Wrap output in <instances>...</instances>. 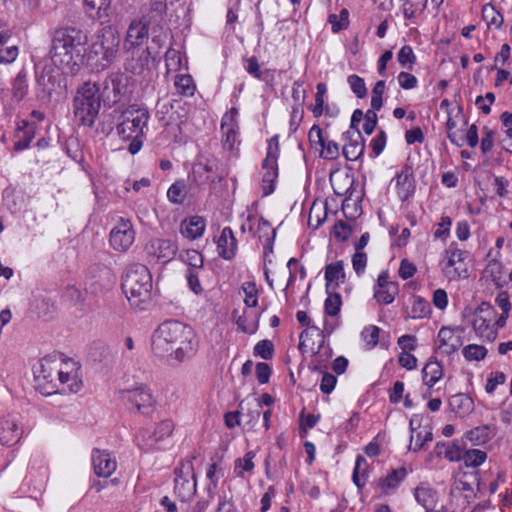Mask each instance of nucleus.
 Listing matches in <instances>:
<instances>
[{
    "mask_svg": "<svg viewBox=\"0 0 512 512\" xmlns=\"http://www.w3.org/2000/svg\"><path fill=\"white\" fill-rule=\"evenodd\" d=\"M123 75L111 74L103 83L101 95L100 88L96 83L85 82L78 90L74 98V115L83 126L92 127L98 116L101 99L109 107L121 100L123 86Z\"/></svg>",
    "mask_w": 512,
    "mask_h": 512,
    "instance_id": "obj_1",
    "label": "nucleus"
},
{
    "mask_svg": "<svg viewBox=\"0 0 512 512\" xmlns=\"http://www.w3.org/2000/svg\"><path fill=\"white\" fill-rule=\"evenodd\" d=\"M151 345L157 356H170L178 363L191 359L197 351L194 330L176 320L160 324L152 335Z\"/></svg>",
    "mask_w": 512,
    "mask_h": 512,
    "instance_id": "obj_2",
    "label": "nucleus"
},
{
    "mask_svg": "<svg viewBox=\"0 0 512 512\" xmlns=\"http://www.w3.org/2000/svg\"><path fill=\"white\" fill-rule=\"evenodd\" d=\"M88 35L76 27H64L54 32L51 60L63 73L76 74L84 61V46Z\"/></svg>",
    "mask_w": 512,
    "mask_h": 512,
    "instance_id": "obj_3",
    "label": "nucleus"
},
{
    "mask_svg": "<svg viewBox=\"0 0 512 512\" xmlns=\"http://www.w3.org/2000/svg\"><path fill=\"white\" fill-rule=\"evenodd\" d=\"M121 286L131 306L140 310L147 307L153 283L151 273L145 265L131 264L122 277Z\"/></svg>",
    "mask_w": 512,
    "mask_h": 512,
    "instance_id": "obj_4",
    "label": "nucleus"
},
{
    "mask_svg": "<svg viewBox=\"0 0 512 512\" xmlns=\"http://www.w3.org/2000/svg\"><path fill=\"white\" fill-rule=\"evenodd\" d=\"M119 43V37L111 28L101 29L86 55L87 65L91 70L100 72L110 67L118 53Z\"/></svg>",
    "mask_w": 512,
    "mask_h": 512,
    "instance_id": "obj_5",
    "label": "nucleus"
},
{
    "mask_svg": "<svg viewBox=\"0 0 512 512\" xmlns=\"http://www.w3.org/2000/svg\"><path fill=\"white\" fill-rule=\"evenodd\" d=\"M149 118V112L146 108L130 105L121 113L120 122L116 127L118 135L124 141L142 137Z\"/></svg>",
    "mask_w": 512,
    "mask_h": 512,
    "instance_id": "obj_6",
    "label": "nucleus"
},
{
    "mask_svg": "<svg viewBox=\"0 0 512 512\" xmlns=\"http://www.w3.org/2000/svg\"><path fill=\"white\" fill-rule=\"evenodd\" d=\"M121 401L130 410H137L143 415H149L154 411L155 400L147 387L140 385L119 392Z\"/></svg>",
    "mask_w": 512,
    "mask_h": 512,
    "instance_id": "obj_7",
    "label": "nucleus"
},
{
    "mask_svg": "<svg viewBox=\"0 0 512 512\" xmlns=\"http://www.w3.org/2000/svg\"><path fill=\"white\" fill-rule=\"evenodd\" d=\"M496 310L488 302H482L474 312L472 327L475 333L487 340L494 341L497 337V329L492 325Z\"/></svg>",
    "mask_w": 512,
    "mask_h": 512,
    "instance_id": "obj_8",
    "label": "nucleus"
},
{
    "mask_svg": "<svg viewBox=\"0 0 512 512\" xmlns=\"http://www.w3.org/2000/svg\"><path fill=\"white\" fill-rule=\"evenodd\" d=\"M57 373V364L54 361L43 359L39 367L34 370L36 389L46 396L57 393L59 391Z\"/></svg>",
    "mask_w": 512,
    "mask_h": 512,
    "instance_id": "obj_9",
    "label": "nucleus"
},
{
    "mask_svg": "<svg viewBox=\"0 0 512 512\" xmlns=\"http://www.w3.org/2000/svg\"><path fill=\"white\" fill-rule=\"evenodd\" d=\"M174 473L175 492L182 501L191 499L196 493V477L192 462L181 463Z\"/></svg>",
    "mask_w": 512,
    "mask_h": 512,
    "instance_id": "obj_10",
    "label": "nucleus"
},
{
    "mask_svg": "<svg viewBox=\"0 0 512 512\" xmlns=\"http://www.w3.org/2000/svg\"><path fill=\"white\" fill-rule=\"evenodd\" d=\"M447 259L444 272L450 279H466L469 277L466 258L469 255L468 251L458 249L456 244L451 243L445 250Z\"/></svg>",
    "mask_w": 512,
    "mask_h": 512,
    "instance_id": "obj_11",
    "label": "nucleus"
},
{
    "mask_svg": "<svg viewBox=\"0 0 512 512\" xmlns=\"http://www.w3.org/2000/svg\"><path fill=\"white\" fill-rule=\"evenodd\" d=\"M135 239V232L129 220L121 218L110 232V245L113 249L124 252L129 249Z\"/></svg>",
    "mask_w": 512,
    "mask_h": 512,
    "instance_id": "obj_12",
    "label": "nucleus"
},
{
    "mask_svg": "<svg viewBox=\"0 0 512 512\" xmlns=\"http://www.w3.org/2000/svg\"><path fill=\"white\" fill-rule=\"evenodd\" d=\"M145 250L152 260L167 263L176 255L177 245L171 240L156 238L147 243Z\"/></svg>",
    "mask_w": 512,
    "mask_h": 512,
    "instance_id": "obj_13",
    "label": "nucleus"
},
{
    "mask_svg": "<svg viewBox=\"0 0 512 512\" xmlns=\"http://www.w3.org/2000/svg\"><path fill=\"white\" fill-rule=\"evenodd\" d=\"M238 110L232 107L224 114L221 121V130L223 132V145L225 148L232 150L237 140L238 123H237Z\"/></svg>",
    "mask_w": 512,
    "mask_h": 512,
    "instance_id": "obj_14",
    "label": "nucleus"
},
{
    "mask_svg": "<svg viewBox=\"0 0 512 512\" xmlns=\"http://www.w3.org/2000/svg\"><path fill=\"white\" fill-rule=\"evenodd\" d=\"M92 464L98 477H109L116 469V461L105 450H93Z\"/></svg>",
    "mask_w": 512,
    "mask_h": 512,
    "instance_id": "obj_15",
    "label": "nucleus"
},
{
    "mask_svg": "<svg viewBox=\"0 0 512 512\" xmlns=\"http://www.w3.org/2000/svg\"><path fill=\"white\" fill-rule=\"evenodd\" d=\"M348 142L344 145L342 153L348 161L358 160L364 153L365 142L359 129L356 131H348Z\"/></svg>",
    "mask_w": 512,
    "mask_h": 512,
    "instance_id": "obj_16",
    "label": "nucleus"
},
{
    "mask_svg": "<svg viewBox=\"0 0 512 512\" xmlns=\"http://www.w3.org/2000/svg\"><path fill=\"white\" fill-rule=\"evenodd\" d=\"M112 0H84V10L86 15L101 23H106L110 19V8Z\"/></svg>",
    "mask_w": 512,
    "mask_h": 512,
    "instance_id": "obj_17",
    "label": "nucleus"
},
{
    "mask_svg": "<svg viewBox=\"0 0 512 512\" xmlns=\"http://www.w3.org/2000/svg\"><path fill=\"white\" fill-rule=\"evenodd\" d=\"M22 435V429L14 418H0V442L6 446L16 444Z\"/></svg>",
    "mask_w": 512,
    "mask_h": 512,
    "instance_id": "obj_18",
    "label": "nucleus"
},
{
    "mask_svg": "<svg viewBox=\"0 0 512 512\" xmlns=\"http://www.w3.org/2000/svg\"><path fill=\"white\" fill-rule=\"evenodd\" d=\"M173 429L174 424L171 420H163L158 424L152 435H150L147 430H142L138 435V439L144 442V445L147 448H151L159 440H162L165 437L170 436L172 434Z\"/></svg>",
    "mask_w": 512,
    "mask_h": 512,
    "instance_id": "obj_19",
    "label": "nucleus"
},
{
    "mask_svg": "<svg viewBox=\"0 0 512 512\" xmlns=\"http://www.w3.org/2000/svg\"><path fill=\"white\" fill-rule=\"evenodd\" d=\"M397 194L401 201L408 200L415 191L414 178L411 168L405 166L395 177Z\"/></svg>",
    "mask_w": 512,
    "mask_h": 512,
    "instance_id": "obj_20",
    "label": "nucleus"
},
{
    "mask_svg": "<svg viewBox=\"0 0 512 512\" xmlns=\"http://www.w3.org/2000/svg\"><path fill=\"white\" fill-rule=\"evenodd\" d=\"M438 341V350L447 355L456 352L462 345L460 336L455 335L454 331L448 327H442L439 330Z\"/></svg>",
    "mask_w": 512,
    "mask_h": 512,
    "instance_id": "obj_21",
    "label": "nucleus"
},
{
    "mask_svg": "<svg viewBox=\"0 0 512 512\" xmlns=\"http://www.w3.org/2000/svg\"><path fill=\"white\" fill-rule=\"evenodd\" d=\"M219 255L226 260L232 259L237 251V241L230 227H225L217 241Z\"/></svg>",
    "mask_w": 512,
    "mask_h": 512,
    "instance_id": "obj_22",
    "label": "nucleus"
},
{
    "mask_svg": "<svg viewBox=\"0 0 512 512\" xmlns=\"http://www.w3.org/2000/svg\"><path fill=\"white\" fill-rule=\"evenodd\" d=\"M148 38V26L141 21L134 20L129 25L125 48L132 49L141 45Z\"/></svg>",
    "mask_w": 512,
    "mask_h": 512,
    "instance_id": "obj_23",
    "label": "nucleus"
},
{
    "mask_svg": "<svg viewBox=\"0 0 512 512\" xmlns=\"http://www.w3.org/2000/svg\"><path fill=\"white\" fill-rule=\"evenodd\" d=\"M36 125L27 120L18 123L15 137L17 141L14 144V150L19 152L29 147L35 137Z\"/></svg>",
    "mask_w": 512,
    "mask_h": 512,
    "instance_id": "obj_24",
    "label": "nucleus"
},
{
    "mask_svg": "<svg viewBox=\"0 0 512 512\" xmlns=\"http://www.w3.org/2000/svg\"><path fill=\"white\" fill-rule=\"evenodd\" d=\"M276 159L274 161L267 162V158L262 163L263 176H262V188L265 196L270 195L275 190V181L278 177V164Z\"/></svg>",
    "mask_w": 512,
    "mask_h": 512,
    "instance_id": "obj_25",
    "label": "nucleus"
},
{
    "mask_svg": "<svg viewBox=\"0 0 512 512\" xmlns=\"http://www.w3.org/2000/svg\"><path fill=\"white\" fill-rule=\"evenodd\" d=\"M205 230V221L200 216H192L181 223V234L190 240H195L202 236Z\"/></svg>",
    "mask_w": 512,
    "mask_h": 512,
    "instance_id": "obj_26",
    "label": "nucleus"
},
{
    "mask_svg": "<svg viewBox=\"0 0 512 512\" xmlns=\"http://www.w3.org/2000/svg\"><path fill=\"white\" fill-rule=\"evenodd\" d=\"M474 485L477 486V490H480L479 472H463L456 482V489L465 492V498L469 501L470 499H473L475 497L473 489Z\"/></svg>",
    "mask_w": 512,
    "mask_h": 512,
    "instance_id": "obj_27",
    "label": "nucleus"
},
{
    "mask_svg": "<svg viewBox=\"0 0 512 512\" xmlns=\"http://www.w3.org/2000/svg\"><path fill=\"white\" fill-rule=\"evenodd\" d=\"M449 407L452 412L460 417H464L473 411L474 402L467 394L459 393L451 396Z\"/></svg>",
    "mask_w": 512,
    "mask_h": 512,
    "instance_id": "obj_28",
    "label": "nucleus"
},
{
    "mask_svg": "<svg viewBox=\"0 0 512 512\" xmlns=\"http://www.w3.org/2000/svg\"><path fill=\"white\" fill-rule=\"evenodd\" d=\"M443 376V367L435 359H430L422 369V379L425 385L432 388Z\"/></svg>",
    "mask_w": 512,
    "mask_h": 512,
    "instance_id": "obj_29",
    "label": "nucleus"
},
{
    "mask_svg": "<svg viewBox=\"0 0 512 512\" xmlns=\"http://www.w3.org/2000/svg\"><path fill=\"white\" fill-rule=\"evenodd\" d=\"M150 54V48L142 50L137 57H135L133 53L131 59H127L125 63L126 71L135 75L143 73L145 68L148 66Z\"/></svg>",
    "mask_w": 512,
    "mask_h": 512,
    "instance_id": "obj_30",
    "label": "nucleus"
},
{
    "mask_svg": "<svg viewBox=\"0 0 512 512\" xmlns=\"http://www.w3.org/2000/svg\"><path fill=\"white\" fill-rule=\"evenodd\" d=\"M325 280H326V289L329 290L331 283L335 282L336 286L339 283H344L345 281V272L343 261H336L334 263H330L325 267Z\"/></svg>",
    "mask_w": 512,
    "mask_h": 512,
    "instance_id": "obj_31",
    "label": "nucleus"
},
{
    "mask_svg": "<svg viewBox=\"0 0 512 512\" xmlns=\"http://www.w3.org/2000/svg\"><path fill=\"white\" fill-rule=\"evenodd\" d=\"M258 232L260 233L259 239L262 240L265 236L264 257L266 258L269 253L273 252V243L276 236V230L271 228L270 223L263 218L258 223Z\"/></svg>",
    "mask_w": 512,
    "mask_h": 512,
    "instance_id": "obj_32",
    "label": "nucleus"
},
{
    "mask_svg": "<svg viewBox=\"0 0 512 512\" xmlns=\"http://www.w3.org/2000/svg\"><path fill=\"white\" fill-rule=\"evenodd\" d=\"M416 501L425 508L431 511L437 503V493L431 488L418 487L415 490Z\"/></svg>",
    "mask_w": 512,
    "mask_h": 512,
    "instance_id": "obj_33",
    "label": "nucleus"
},
{
    "mask_svg": "<svg viewBox=\"0 0 512 512\" xmlns=\"http://www.w3.org/2000/svg\"><path fill=\"white\" fill-rule=\"evenodd\" d=\"M402 12L405 19H412L424 12L428 0H401Z\"/></svg>",
    "mask_w": 512,
    "mask_h": 512,
    "instance_id": "obj_34",
    "label": "nucleus"
},
{
    "mask_svg": "<svg viewBox=\"0 0 512 512\" xmlns=\"http://www.w3.org/2000/svg\"><path fill=\"white\" fill-rule=\"evenodd\" d=\"M399 292L398 284H388L385 287H374V298L379 303L391 304Z\"/></svg>",
    "mask_w": 512,
    "mask_h": 512,
    "instance_id": "obj_35",
    "label": "nucleus"
},
{
    "mask_svg": "<svg viewBox=\"0 0 512 512\" xmlns=\"http://www.w3.org/2000/svg\"><path fill=\"white\" fill-rule=\"evenodd\" d=\"M431 313L430 303L420 296H414L411 306V318L422 319L429 317Z\"/></svg>",
    "mask_w": 512,
    "mask_h": 512,
    "instance_id": "obj_36",
    "label": "nucleus"
},
{
    "mask_svg": "<svg viewBox=\"0 0 512 512\" xmlns=\"http://www.w3.org/2000/svg\"><path fill=\"white\" fill-rule=\"evenodd\" d=\"M466 438L474 446L483 445L490 440V429L488 426L476 427L467 432Z\"/></svg>",
    "mask_w": 512,
    "mask_h": 512,
    "instance_id": "obj_37",
    "label": "nucleus"
},
{
    "mask_svg": "<svg viewBox=\"0 0 512 512\" xmlns=\"http://www.w3.org/2000/svg\"><path fill=\"white\" fill-rule=\"evenodd\" d=\"M487 453L479 449H469L463 453L462 460L466 467L476 468L485 462Z\"/></svg>",
    "mask_w": 512,
    "mask_h": 512,
    "instance_id": "obj_38",
    "label": "nucleus"
},
{
    "mask_svg": "<svg viewBox=\"0 0 512 512\" xmlns=\"http://www.w3.org/2000/svg\"><path fill=\"white\" fill-rule=\"evenodd\" d=\"M482 17L488 26L494 25L499 28L504 22V18L491 3H487L482 7Z\"/></svg>",
    "mask_w": 512,
    "mask_h": 512,
    "instance_id": "obj_39",
    "label": "nucleus"
},
{
    "mask_svg": "<svg viewBox=\"0 0 512 512\" xmlns=\"http://www.w3.org/2000/svg\"><path fill=\"white\" fill-rule=\"evenodd\" d=\"M407 476V470L404 467L392 470L385 478L380 479V485L383 487L394 489Z\"/></svg>",
    "mask_w": 512,
    "mask_h": 512,
    "instance_id": "obj_40",
    "label": "nucleus"
},
{
    "mask_svg": "<svg viewBox=\"0 0 512 512\" xmlns=\"http://www.w3.org/2000/svg\"><path fill=\"white\" fill-rule=\"evenodd\" d=\"M28 85L27 77L24 71H20L12 83L13 97L17 101H21L27 94Z\"/></svg>",
    "mask_w": 512,
    "mask_h": 512,
    "instance_id": "obj_41",
    "label": "nucleus"
},
{
    "mask_svg": "<svg viewBox=\"0 0 512 512\" xmlns=\"http://www.w3.org/2000/svg\"><path fill=\"white\" fill-rule=\"evenodd\" d=\"M328 22L331 24V29L334 33H338L341 30L346 29L349 26V12L346 8H343L339 15L330 14Z\"/></svg>",
    "mask_w": 512,
    "mask_h": 512,
    "instance_id": "obj_42",
    "label": "nucleus"
},
{
    "mask_svg": "<svg viewBox=\"0 0 512 512\" xmlns=\"http://www.w3.org/2000/svg\"><path fill=\"white\" fill-rule=\"evenodd\" d=\"M175 87L178 93L184 96H192L195 92V85L190 75H178L175 79Z\"/></svg>",
    "mask_w": 512,
    "mask_h": 512,
    "instance_id": "obj_43",
    "label": "nucleus"
},
{
    "mask_svg": "<svg viewBox=\"0 0 512 512\" xmlns=\"http://www.w3.org/2000/svg\"><path fill=\"white\" fill-rule=\"evenodd\" d=\"M38 86L47 95H51L55 88V76L51 69H43L37 80Z\"/></svg>",
    "mask_w": 512,
    "mask_h": 512,
    "instance_id": "obj_44",
    "label": "nucleus"
},
{
    "mask_svg": "<svg viewBox=\"0 0 512 512\" xmlns=\"http://www.w3.org/2000/svg\"><path fill=\"white\" fill-rule=\"evenodd\" d=\"M342 305L341 295L339 293H329L324 303L325 313L329 316H336L340 312Z\"/></svg>",
    "mask_w": 512,
    "mask_h": 512,
    "instance_id": "obj_45",
    "label": "nucleus"
},
{
    "mask_svg": "<svg viewBox=\"0 0 512 512\" xmlns=\"http://www.w3.org/2000/svg\"><path fill=\"white\" fill-rule=\"evenodd\" d=\"M185 184L183 181H176L167 191L169 201L175 204H182L185 200Z\"/></svg>",
    "mask_w": 512,
    "mask_h": 512,
    "instance_id": "obj_46",
    "label": "nucleus"
},
{
    "mask_svg": "<svg viewBox=\"0 0 512 512\" xmlns=\"http://www.w3.org/2000/svg\"><path fill=\"white\" fill-rule=\"evenodd\" d=\"M463 355L469 361H479L486 357L487 349L482 345L470 344L463 349Z\"/></svg>",
    "mask_w": 512,
    "mask_h": 512,
    "instance_id": "obj_47",
    "label": "nucleus"
},
{
    "mask_svg": "<svg viewBox=\"0 0 512 512\" xmlns=\"http://www.w3.org/2000/svg\"><path fill=\"white\" fill-rule=\"evenodd\" d=\"M316 89L315 104L312 107V112L315 117H319L324 110V95L327 92V86L325 83H318Z\"/></svg>",
    "mask_w": 512,
    "mask_h": 512,
    "instance_id": "obj_48",
    "label": "nucleus"
},
{
    "mask_svg": "<svg viewBox=\"0 0 512 512\" xmlns=\"http://www.w3.org/2000/svg\"><path fill=\"white\" fill-rule=\"evenodd\" d=\"M254 354L264 360L272 359L274 355L273 343L268 339L259 341L254 347Z\"/></svg>",
    "mask_w": 512,
    "mask_h": 512,
    "instance_id": "obj_49",
    "label": "nucleus"
},
{
    "mask_svg": "<svg viewBox=\"0 0 512 512\" xmlns=\"http://www.w3.org/2000/svg\"><path fill=\"white\" fill-rule=\"evenodd\" d=\"M348 84L350 85L351 90L358 98H364L367 94V88L365 86L364 79L360 76L353 74L350 75L347 79Z\"/></svg>",
    "mask_w": 512,
    "mask_h": 512,
    "instance_id": "obj_50",
    "label": "nucleus"
},
{
    "mask_svg": "<svg viewBox=\"0 0 512 512\" xmlns=\"http://www.w3.org/2000/svg\"><path fill=\"white\" fill-rule=\"evenodd\" d=\"M385 91V81L379 80L375 83L371 95V107L373 110H380L382 107V96Z\"/></svg>",
    "mask_w": 512,
    "mask_h": 512,
    "instance_id": "obj_51",
    "label": "nucleus"
},
{
    "mask_svg": "<svg viewBox=\"0 0 512 512\" xmlns=\"http://www.w3.org/2000/svg\"><path fill=\"white\" fill-rule=\"evenodd\" d=\"M379 333L380 328L374 325H370L362 331L361 336L369 349H372L377 345Z\"/></svg>",
    "mask_w": 512,
    "mask_h": 512,
    "instance_id": "obj_52",
    "label": "nucleus"
},
{
    "mask_svg": "<svg viewBox=\"0 0 512 512\" xmlns=\"http://www.w3.org/2000/svg\"><path fill=\"white\" fill-rule=\"evenodd\" d=\"M57 384H67L70 392H77L80 388V382L77 381L75 375L64 373L60 369H58L57 373Z\"/></svg>",
    "mask_w": 512,
    "mask_h": 512,
    "instance_id": "obj_53",
    "label": "nucleus"
},
{
    "mask_svg": "<svg viewBox=\"0 0 512 512\" xmlns=\"http://www.w3.org/2000/svg\"><path fill=\"white\" fill-rule=\"evenodd\" d=\"M243 291L245 293L244 302L248 307H255L258 303V290L254 282H246L243 285Z\"/></svg>",
    "mask_w": 512,
    "mask_h": 512,
    "instance_id": "obj_54",
    "label": "nucleus"
},
{
    "mask_svg": "<svg viewBox=\"0 0 512 512\" xmlns=\"http://www.w3.org/2000/svg\"><path fill=\"white\" fill-rule=\"evenodd\" d=\"M255 457V452L249 451L245 454L243 458H238L235 461V469L241 468V471L238 472L239 476L243 475V472H250L254 469L253 458Z\"/></svg>",
    "mask_w": 512,
    "mask_h": 512,
    "instance_id": "obj_55",
    "label": "nucleus"
},
{
    "mask_svg": "<svg viewBox=\"0 0 512 512\" xmlns=\"http://www.w3.org/2000/svg\"><path fill=\"white\" fill-rule=\"evenodd\" d=\"M398 62L401 66L405 67L407 65H412L416 61V56L413 52V49L409 45H404L397 55Z\"/></svg>",
    "mask_w": 512,
    "mask_h": 512,
    "instance_id": "obj_56",
    "label": "nucleus"
},
{
    "mask_svg": "<svg viewBox=\"0 0 512 512\" xmlns=\"http://www.w3.org/2000/svg\"><path fill=\"white\" fill-rule=\"evenodd\" d=\"M182 258L191 269L195 270V268H201L203 266V257L197 250H187Z\"/></svg>",
    "mask_w": 512,
    "mask_h": 512,
    "instance_id": "obj_57",
    "label": "nucleus"
},
{
    "mask_svg": "<svg viewBox=\"0 0 512 512\" xmlns=\"http://www.w3.org/2000/svg\"><path fill=\"white\" fill-rule=\"evenodd\" d=\"M321 148V157L324 159L334 160L340 154L339 145L334 141L324 142Z\"/></svg>",
    "mask_w": 512,
    "mask_h": 512,
    "instance_id": "obj_58",
    "label": "nucleus"
},
{
    "mask_svg": "<svg viewBox=\"0 0 512 512\" xmlns=\"http://www.w3.org/2000/svg\"><path fill=\"white\" fill-rule=\"evenodd\" d=\"M186 279L188 282L189 288L196 294L199 295L202 293L203 289L199 280L198 273L191 268H188L186 271Z\"/></svg>",
    "mask_w": 512,
    "mask_h": 512,
    "instance_id": "obj_59",
    "label": "nucleus"
},
{
    "mask_svg": "<svg viewBox=\"0 0 512 512\" xmlns=\"http://www.w3.org/2000/svg\"><path fill=\"white\" fill-rule=\"evenodd\" d=\"M367 255L362 251H356L352 257L353 269L357 275H361L366 267Z\"/></svg>",
    "mask_w": 512,
    "mask_h": 512,
    "instance_id": "obj_60",
    "label": "nucleus"
},
{
    "mask_svg": "<svg viewBox=\"0 0 512 512\" xmlns=\"http://www.w3.org/2000/svg\"><path fill=\"white\" fill-rule=\"evenodd\" d=\"M279 153H280L279 136L275 135L272 138H270L268 141L267 154L265 157V158H267V162H269V161L273 162L274 159L278 160Z\"/></svg>",
    "mask_w": 512,
    "mask_h": 512,
    "instance_id": "obj_61",
    "label": "nucleus"
},
{
    "mask_svg": "<svg viewBox=\"0 0 512 512\" xmlns=\"http://www.w3.org/2000/svg\"><path fill=\"white\" fill-rule=\"evenodd\" d=\"M494 145V132L487 127L483 128V137L481 139V150L484 154L490 152Z\"/></svg>",
    "mask_w": 512,
    "mask_h": 512,
    "instance_id": "obj_62",
    "label": "nucleus"
},
{
    "mask_svg": "<svg viewBox=\"0 0 512 512\" xmlns=\"http://www.w3.org/2000/svg\"><path fill=\"white\" fill-rule=\"evenodd\" d=\"M416 273V266L407 259H402L399 268V276L403 280L410 279Z\"/></svg>",
    "mask_w": 512,
    "mask_h": 512,
    "instance_id": "obj_63",
    "label": "nucleus"
},
{
    "mask_svg": "<svg viewBox=\"0 0 512 512\" xmlns=\"http://www.w3.org/2000/svg\"><path fill=\"white\" fill-rule=\"evenodd\" d=\"M386 145V133L381 130L370 142V146L376 156L382 153Z\"/></svg>",
    "mask_w": 512,
    "mask_h": 512,
    "instance_id": "obj_64",
    "label": "nucleus"
}]
</instances>
